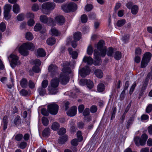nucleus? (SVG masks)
I'll use <instances>...</instances> for the list:
<instances>
[{
    "label": "nucleus",
    "mask_w": 152,
    "mask_h": 152,
    "mask_svg": "<svg viewBox=\"0 0 152 152\" xmlns=\"http://www.w3.org/2000/svg\"><path fill=\"white\" fill-rule=\"evenodd\" d=\"M104 42L103 40H100L98 43L97 45V48L99 50L100 53L97 50L95 49L94 51V55L96 58L97 60L100 59V57H104L106 54V48L104 47L103 45Z\"/></svg>",
    "instance_id": "1"
},
{
    "label": "nucleus",
    "mask_w": 152,
    "mask_h": 152,
    "mask_svg": "<svg viewBox=\"0 0 152 152\" xmlns=\"http://www.w3.org/2000/svg\"><path fill=\"white\" fill-rule=\"evenodd\" d=\"M35 47L33 43L30 42L24 43L19 48V51L22 55L27 56L28 54V50H33Z\"/></svg>",
    "instance_id": "2"
},
{
    "label": "nucleus",
    "mask_w": 152,
    "mask_h": 152,
    "mask_svg": "<svg viewBox=\"0 0 152 152\" xmlns=\"http://www.w3.org/2000/svg\"><path fill=\"white\" fill-rule=\"evenodd\" d=\"M55 4L53 2H48L43 3L42 6V12L44 14H48L50 10L55 8Z\"/></svg>",
    "instance_id": "3"
},
{
    "label": "nucleus",
    "mask_w": 152,
    "mask_h": 152,
    "mask_svg": "<svg viewBox=\"0 0 152 152\" xmlns=\"http://www.w3.org/2000/svg\"><path fill=\"white\" fill-rule=\"evenodd\" d=\"M39 20L42 23H46L49 26H53L56 25L55 23L53 18L50 17L48 18L45 15H41L40 17Z\"/></svg>",
    "instance_id": "4"
},
{
    "label": "nucleus",
    "mask_w": 152,
    "mask_h": 152,
    "mask_svg": "<svg viewBox=\"0 0 152 152\" xmlns=\"http://www.w3.org/2000/svg\"><path fill=\"white\" fill-rule=\"evenodd\" d=\"M148 136L145 134H142L140 138L138 137H134V140L136 145L138 146L140 145H143L145 144L147 140L148 139Z\"/></svg>",
    "instance_id": "5"
},
{
    "label": "nucleus",
    "mask_w": 152,
    "mask_h": 152,
    "mask_svg": "<svg viewBox=\"0 0 152 152\" xmlns=\"http://www.w3.org/2000/svg\"><path fill=\"white\" fill-rule=\"evenodd\" d=\"M62 8L64 12H68L75 11L77 9V7L75 3L72 2L67 5L62 6Z\"/></svg>",
    "instance_id": "6"
},
{
    "label": "nucleus",
    "mask_w": 152,
    "mask_h": 152,
    "mask_svg": "<svg viewBox=\"0 0 152 152\" xmlns=\"http://www.w3.org/2000/svg\"><path fill=\"white\" fill-rule=\"evenodd\" d=\"M58 106L55 103H52L48 106V110L52 115H56L58 113Z\"/></svg>",
    "instance_id": "7"
},
{
    "label": "nucleus",
    "mask_w": 152,
    "mask_h": 152,
    "mask_svg": "<svg viewBox=\"0 0 152 152\" xmlns=\"http://www.w3.org/2000/svg\"><path fill=\"white\" fill-rule=\"evenodd\" d=\"M10 58L11 59L10 62V65L12 68H14L16 65L20 64V62L18 60V58L17 56L11 54L9 57H8L9 61H10Z\"/></svg>",
    "instance_id": "8"
},
{
    "label": "nucleus",
    "mask_w": 152,
    "mask_h": 152,
    "mask_svg": "<svg viewBox=\"0 0 152 152\" xmlns=\"http://www.w3.org/2000/svg\"><path fill=\"white\" fill-rule=\"evenodd\" d=\"M151 54L149 52L145 53L144 55L141 62V67L142 68L145 67L148 64L151 59Z\"/></svg>",
    "instance_id": "9"
},
{
    "label": "nucleus",
    "mask_w": 152,
    "mask_h": 152,
    "mask_svg": "<svg viewBox=\"0 0 152 152\" xmlns=\"http://www.w3.org/2000/svg\"><path fill=\"white\" fill-rule=\"evenodd\" d=\"M68 74L67 72H62L60 74L59 79L62 84L66 85L69 82Z\"/></svg>",
    "instance_id": "10"
},
{
    "label": "nucleus",
    "mask_w": 152,
    "mask_h": 152,
    "mask_svg": "<svg viewBox=\"0 0 152 152\" xmlns=\"http://www.w3.org/2000/svg\"><path fill=\"white\" fill-rule=\"evenodd\" d=\"M48 71L52 77L56 76L58 73V68L55 64H51L48 67Z\"/></svg>",
    "instance_id": "11"
},
{
    "label": "nucleus",
    "mask_w": 152,
    "mask_h": 152,
    "mask_svg": "<svg viewBox=\"0 0 152 152\" xmlns=\"http://www.w3.org/2000/svg\"><path fill=\"white\" fill-rule=\"evenodd\" d=\"M55 22L59 26L62 25L65 22V18L61 15L57 16L55 18Z\"/></svg>",
    "instance_id": "12"
},
{
    "label": "nucleus",
    "mask_w": 152,
    "mask_h": 152,
    "mask_svg": "<svg viewBox=\"0 0 152 152\" xmlns=\"http://www.w3.org/2000/svg\"><path fill=\"white\" fill-rule=\"evenodd\" d=\"M79 73L82 77H85L90 73L89 68L86 66L79 70Z\"/></svg>",
    "instance_id": "13"
},
{
    "label": "nucleus",
    "mask_w": 152,
    "mask_h": 152,
    "mask_svg": "<svg viewBox=\"0 0 152 152\" xmlns=\"http://www.w3.org/2000/svg\"><path fill=\"white\" fill-rule=\"evenodd\" d=\"M77 110V107L75 106H73L67 111L66 114L69 116H74L76 114Z\"/></svg>",
    "instance_id": "14"
},
{
    "label": "nucleus",
    "mask_w": 152,
    "mask_h": 152,
    "mask_svg": "<svg viewBox=\"0 0 152 152\" xmlns=\"http://www.w3.org/2000/svg\"><path fill=\"white\" fill-rule=\"evenodd\" d=\"M69 65V63L68 62L66 61L63 63V66L64 68L62 69V72L70 73L71 72V71L70 68L68 66Z\"/></svg>",
    "instance_id": "15"
},
{
    "label": "nucleus",
    "mask_w": 152,
    "mask_h": 152,
    "mask_svg": "<svg viewBox=\"0 0 152 152\" xmlns=\"http://www.w3.org/2000/svg\"><path fill=\"white\" fill-rule=\"evenodd\" d=\"M48 90L49 94L53 95L56 94L58 92V87H52L49 86Z\"/></svg>",
    "instance_id": "16"
},
{
    "label": "nucleus",
    "mask_w": 152,
    "mask_h": 152,
    "mask_svg": "<svg viewBox=\"0 0 152 152\" xmlns=\"http://www.w3.org/2000/svg\"><path fill=\"white\" fill-rule=\"evenodd\" d=\"M59 84V80L57 77L54 78L50 81V86L58 87Z\"/></svg>",
    "instance_id": "17"
},
{
    "label": "nucleus",
    "mask_w": 152,
    "mask_h": 152,
    "mask_svg": "<svg viewBox=\"0 0 152 152\" xmlns=\"http://www.w3.org/2000/svg\"><path fill=\"white\" fill-rule=\"evenodd\" d=\"M83 61L84 62L87 63V64L89 65H91L94 63L93 59L90 56H85L83 59Z\"/></svg>",
    "instance_id": "18"
},
{
    "label": "nucleus",
    "mask_w": 152,
    "mask_h": 152,
    "mask_svg": "<svg viewBox=\"0 0 152 152\" xmlns=\"http://www.w3.org/2000/svg\"><path fill=\"white\" fill-rule=\"evenodd\" d=\"M38 56L40 57H44L46 56V53L45 51L42 48H40L37 50Z\"/></svg>",
    "instance_id": "19"
},
{
    "label": "nucleus",
    "mask_w": 152,
    "mask_h": 152,
    "mask_svg": "<svg viewBox=\"0 0 152 152\" xmlns=\"http://www.w3.org/2000/svg\"><path fill=\"white\" fill-rule=\"evenodd\" d=\"M50 129L48 127L45 128L43 131L42 135L44 137H48L50 135Z\"/></svg>",
    "instance_id": "20"
},
{
    "label": "nucleus",
    "mask_w": 152,
    "mask_h": 152,
    "mask_svg": "<svg viewBox=\"0 0 152 152\" xmlns=\"http://www.w3.org/2000/svg\"><path fill=\"white\" fill-rule=\"evenodd\" d=\"M72 48H69L68 49L70 54L72 55V58L73 59H76L77 57V53L76 51H72Z\"/></svg>",
    "instance_id": "21"
},
{
    "label": "nucleus",
    "mask_w": 152,
    "mask_h": 152,
    "mask_svg": "<svg viewBox=\"0 0 152 152\" xmlns=\"http://www.w3.org/2000/svg\"><path fill=\"white\" fill-rule=\"evenodd\" d=\"M7 117V116H5L3 119L2 125L3 126V129L5 130L7 128L8 124Z\"/></svg>",
    "instance_id": "22"
},
{
    "label": "nucleus",
    "mask_w": 152,
    "mask_h": 152,
    "mask_svg": "<svg viewBox=\"0 0 152 152\" xmlns=\"http://www.w3.org/2000/svg\"><path fill=\"white\" fill-rule=\"evenodd\" d=\"M94 74L97 77L99 78H102L103 76V73L100 69L96 70L94 71Z\"/></svg>",
    "instance_id": "23"
},
{
    "label": "nucleus",
    "mask_w": 152,
    "mask_h": 152,
    "mask_svg": "<svg viewBox=\"0 0 152 152\" xmlns=\"http://www.w3.org/2000/svg\"><path fill=\"white\" fill-rule=\"evenodd\" d=\"M46 42L48 45H52L55 43L56 39L54 37H50L47 39Z\"/></svg>",
    "instance_id": "24"
},
{
    "label": "nucleus",
    "mask_w": 152,
    "mask_h": 152,
    "mask_svg": "<svg viewBox=\"0 0 152 152\" xmlns=\"http://www.w3.org/2000/svg\"><path fill=\"white\" fill-rule=\"evenodd\" d=\"M13 11L15 13H18L20 10V8L19 5L17 4H15L13 6Z\"/></svg>",
    "instance_id": "25"
},
{
    "label": "nucleus",
    "mask_w": 152,
    "mask_h": 152,
    "mask_svg": "<svg viewBox=\"0 0 152 152\" xmlns=\"http://www.w3.org/2000/svg\"><path fill=\"white\" fill-rule=\"evenodd\" d=\"M73 36L74 40L78 41L81 38V33L79 32H77L74 34Z\"/></svg>",
    "instance_id": "26"
},
{
    "label": "nucleus",
    "mask_w": 152,
    "mask_h": 152,
    "mask_svg": "<svg viewBox=\"0 0 152 152\" xmlns=\"http://www.w3.org/2000/svg\"><path fill=\"white\" fill-rule=\"evenodd\" d=\"M20 85L23 88H26L27 86V80L25 78L22 79L20 82Z\"/></svg>",
    "instance_id": "27"
},
{
    "label": "nucleus",
    "mask_w": 152,
    "mask_h": 152,
    "mask_svg": "<svg viewBox=\"0 0 152 152\" xmlns=\"http://www.w3.org/2000/svg\"><path fill=\"white\" fill-rule=\"evenodd\" d=\"M131 12L133 15L137 14L138 10V7L137 5H134L131 8Z\"/></svg>",
    "instance_id": "28"
},
{
    "label": "nucleus",
    "mask_w": 152,
    "mask_h": 152,
    "mask_svg": "<svg viewBox=\"0 0 152 152\" xmlns=\"http://www.w3.org/2000/svg\"><path fill=\"white\" fill-rule=\"evenodd\" d=\"M134 116L132 117L129 118L126 124V128L127 129H129L130 126L131 125L134 121Z\"/></svg>",
    "instance_id": "29"
},
{
    "label": "nucleus",
    "mask_w": 152,
    "mask_h": 152,
    "mask_svg": "<svg viewBox=\"0 0 152 152\" xmlns=\"http://www.w3.org/2000/svg\"><path fill=\"white\" fill-rule=\"evenodd\" d=\"M67 136L65 135L60 137L58 140V142L60 144H62L67 140Z\"/></svg>",
    "instance_id": "30"
},
{
    "label": "nucleus",
    "mask_w": 152,
    "mask_h": 152,
    "mask_svg": "<svg viewBox=\"0 0 152 152\" xmlns=\"http://www.w3.org/2000/svg\"><path fill=\"white\" fill-rule=\"evenodd\" d=\"M25 37L27 40L30 41L33 39V36L30 32H28L26 33Z\"/></svg>",
    "instance_id": "31"
},
{
    "label": "nucleus",
    "mask_w": 152,
    "mask_h": 152,
    "mask_svg": "<svg viewBox=\"0 0 152 152\" xmlns=\"http://www.w3.org/2000/svg\"><path fill=\"white\" fill-rule=\"evenodd\" d=\"M12 9V6L9 4H6L4 7V12H10Z\"/></svg>",
    "instance_id": "32"
},
{
    "label": "nucleus",
    "mask_w": 152,
    "mask_h": 152,
    "mask_svg": "<svg viewBox=\"0 0 152 152\" xmlns=\"http://www.w3.org/2000/svg\"><path fill=\"white\" fill-rule=\"evenodd\" d=\"M59 128V125L57 122H54L51 126V129L53 130H56Z\"/></svg>",
    "instance_id": "33"
},
{
    "label": "nucleus",
    "mask_w": 152,
    "mask_h": 152,
    "mask_svg": "<svg viewBox=\"0 0 152 152\" xmlns=\"http://www.w3.org/2000/svg\"><path fill=\"white\" fill-rule=\"evenodd\" d=\"M86 85L88 88L89 89L92 88L94 86L93 82L90 80L87 79V82Z\"/></svg>",
    "instance_id": "34"
},
{
    "label": "nucleus",
    "mask_w": 152,
    "mask_h": 152,
    "mask_svg": "<svg viewBox=\"0 0 152 152\" xmlns=\"http://www.w3.org/2000/svg\"><path fill=\"white\" fill-rule=\"evenodd\" d=\"M113 53V49L111 47L108 48L107 50L106 49V53L107 55L109 56H111Z\"/></svg>",
    "instance_id": "35"
},
{
    "label": "nucleus",
    "mask_w": 152,
    "mask_h": 152,
    "mask_svg": "<svg viewBox=\"0 0 152 152\" xmlns=\"http://www.w3.org/2000/svg\"><path fill=\"white\" fill-rule=\"evenodd\" d=\"M42 28V26L40 23H37L34 26V30L35 31H38L40 30Z\"/></svg>",
    "instance_id": "36"
},
{
    "label": "nucleus",
    "mask_w": 152,
    "mask_h": 152,
    "mask_svg": "<svg viewBox=\"0 0 152 152\" xmlns=\"http://www.w3.org/2000/svg\"><path fill=\"white\" fill-rule=\"evenodd\" d=\"M114 58L116 60L120 59L121 57V53L119 51L115 52L114 56Z\"/></svg>",
    "instance_id": "37"
},
{
    "label": "nucleus",
    "mask_w": 152,
    "mask_h": 152,
    "mask_svg": "<svg viewBox=\"0 0 152 152\" xmlns=\"http://www.w3.org/2000/svg\"><path fill=\"white\" fill-rule=\"evenodd\" d=\"M50 31L52 35L57 36L58 34V31L55 28H51Z\"/></svg>",
    "instance_id": "38"
},
{
    "label": "nucleus",
    "mask_w": 152,
    "mask_h": 152,
    "mask_svg": "<svg viewBox=\"0 0 152 152\" xmlns=\"http://www.w3.org/2000/svg\"><path fill=\"white\" fill-rule=\"evenodd\" d=\"M97 90L99 92H102L104 90V85L102 83L99 84L97 87Z\"/></svg>",
    "instance_id": "39"
},
{
    "label": "nucleus",
    "mask_w": 152,
    "mask_h": 152,
    "mask_svg": "<svg viewBox=\"0 0 152 152\" xmlns=\"http://www.w3.org/2000/svg\"><path fill=\"white\" fill-rule=\"evenodd\" d=\"M14 122L16 125H19L21 124L20 117L17 115L14 119Z\"/></svg>",
    "instance_id": "40"
},
{
    "label": "nucleus",
    "mask_w": 152,
    "mask_h": 152,
    "mask_svg": "<svg viewBox=\"0 0 152 152\" xmlns=\"http://www.w3.org/2000/svg\"><path fill=\"white\" fill-rule=\"evenodd\" d=\"M42 123L45 126H47L49 124V120L47 118L43 117L42 118Z\"/></svg>",
    "instance_id": "41"
},
{
    "label": "nucleus",
    "mask_w": 152,
    "mask_h": 152,
    "mask_svg": "<svg viewBox=\"0 0 152 152\" xmlns=\"http://www.w3.org/2000/svg\"><path fill=\"white\" fill-rule=\"evenodd\" d=\"M20 94L23 96H26L30 94L29 91L24 89H22L20 91Z\"/></svg>",
    "instance_id": "42"
},
{
    "label": "nucleus",
    "mask_w": 152,
    "mask_h": 152,
    "mask_svg": "<svg viewBox=\"0 0 152 152\" xmlns=\"http://www.w3.org/2000/svg\"><path fill=\"white\" fill-rule=\"evenodd\" d=\"M126 23V20L124 19H121L118 20L117 23V25L118 27H121L123 26Z\"/></svg>",
    "instance_id": "43"
},
{
    "label": "nucleus",
    "mask_w": 152,
    "mask_h": 152,
    "mask_svg": "<svg viewBox=\"0 0 152 152\" xmlns=\"http://www.w3.org/2000/svg\"><path fill=\"white\" fill-rule=\"evenodd\" d=\"M23 138V135L21 134H18L15 136V140L18 141H20Z\"/></svg>",
    "instance_id": "44"
},
{
    "label": "nucleus",
    "mask_w": 152,
    "mask_h": 152,
    "mask_svg": "<svg viewBox=\"0 0 152 152\" xmlns=\"http://www.w3.org/2000/svg\"><path fill=\"white\" fill-rule=\"evenodd\" d=\"M93 52V48L91 45H89L87 50V53L89 55H91Z\"/></svg>",
    "instance_id": "45"
},
{
    "label": "nucleus",
    "mask_w": 152,
    "mask_h": 152,
    "mask_svg": "<svg viewBox=\"0 0 152 152\" xmlns=\"http://www.w3.org/2000/svg\"><path fill=\"white\" fill-rule=\"evenodd\" d=\"M81 22L83 23H86L88 20V17L86 14H83L81 17Z\"/></svg>",
    "instance_id": "46"
},
{
    "label": "nucleus",
    "mask_w": 152,
    "mask_h": 152,
    "mask_svg": "<svg viewBox=\"0 0 152 152\" xmlns=\"http://www.w3.org/2000/svg\"><path fill=\"white\" fill-rule=\"evenodd\" d=\"M38 91L39 95L41 96H44L46 93L45 90L42 88H39Z\"/></svg>",
    "instance_id": "47"
},
{
    "label": "nucleus",
    "mask_w": 152,
    "mask_h": 152,
    "mask_svg": "<svg viewBox=\"0 0 152 152\" xmlns=\"http://www.w3.org/2000/svg\"><path fill=\"white\" fill-rule=\"evenodd\" d=\"M26 146L27 143L24 141H23L20 143L18 146V147L21 149H23L26 148Z\"/></svg>",
    "instance_id": "48"
},
{
    "label": "nucleus",
    "mask_w": 152,
    "mask_h": 152,
    "mask_svg": "<svg viewBox=\"0 0 152 152\" xmlns=\"http://www.w3.org/2000/svg\"><path fill=\"white\" fill-rule=\"evenodd\" d=\"M93 8V6L91 4H88L85 7V10L86 11L89 12Z\"/></svg>",
    "instance_id": "49"
},
{
    "label": "nucleus",
    "mask_w": 152,
    "mask_h": 152,
    "mask_svg": "<svg viewBox=\"0 0 152 152\" xmlns=\"http://www.w3.org/2000/svg\"><path fill=\"white\" fill-rule=\"evenodd\" d=\"M48 83V81L47 80H44L42 83V88L44 89L47 86Z\"/></svg>",
    "instance_id": "50"
},
{
    "label": "nucleus",
    "mask_w": 152,
    "mask_h": 152,
    "mask_svg": "<svg viewBox=\"0 0 152 152\" xmlns=\"http://www.w3.org/2000/svg\"><path fill=\"white\" fill-rule=\"evenodd\" d=\"M6 28V26L4 23L2 22L0 24V29L2 32L4 31Z\"/></svg>",
    "instance_id": "51"
},
{
    "label": "nucleus",
    "mask_w": 152,
    "mask_h": 152,
    "mask_svg": "<svg viewBox=\"0 0 152 152\" xmlns=\"http://www.w3.org/2000/svg\"><path fill=\"white\" fill-rule=\"evenodd\" d=\"M66 132V129L62 128L60 129L58 132V133L59 135H62L64 134Z\"/></svg>",
    "instance_id": "52"
},
{
    "label": "nucleus",
    "mask_w": 152,
    "mask_h": 152,
    "mask_svg": "<svg viewBox=\"0 0 152 152\" xmlns=\"http://www.w3.org/2000/svg\"><path fill=\"white\" fill-rule=\"evenodd\" d=\"M129 37V35H124L123 37L122 40L125 43H126L128 41Z\"/></svg>",
    "instance_id": "53"
},
{
    "label": "nucleus",
    "mask_w": 152,
    "mask_h": 152,
    "mask_svg": "<svg viewBox=\"0 0 152 152\" xmlns=\"http://www.w3.org/2000/svg\"><path fill=\"white\" fill-rule=\"evenodd\" d=\"M90 113V110L89 108H86L83 112V115L84 116H88Z\"/></svg>",
    "instance_id": "54"
},
{
    "label": "nucleus",
    "mask_w": 152,
    "mask_h": 152,
    "mask_svg": "<svg viewBox=\"0 0 152 152\" xmlns=\"http://www.w3.org/2000/svg\"><path fill=\"white\" fill-rule=\"evenodd\" d=\"M77 135L79 141H82L83 140V138L81 135V132L80 131H78L77 133Z\"/></svg>",
    "instance_id": "55"
},
{
    "label": "nucleus",
    "mask_w": 152,
    "mask_h": 152,
    "mask_svg": "<svg viewBox=\"0 0 152 152\" xmlns=\"http://www.w3.org/2000/svg\"><path fill=\"white\" fill-rule=\"evenodd\" d=\"M34 23L35 21L33 19L31 18L28 21V25L30 26H33Z\"/></svg>",
    "instance_id": "56"
},
{
    "label": "nucleus",
    "mask_w": 152,
    "mask_h": 152,
    "mask_svg": "<svg viewBox=\"0 0 152 152\" xmlns=\"http://www.w3.org/2000/svg\"><path fill=\"white\" fill-rule=\"evenodd\" d=\"M4 18L6 20H8L11 17V15L10 12H4Z\"/></svg>",
    "instance_id": "57"
},
{
    "label": "nucleus",
    "mask_w": 152,
    "mask_h": 152,
    "mask_svg": "<svg viewBox=\"0 0 152 152\" xmlns=\"http://www.w3.org/2000/svg\"><path fill=\"white\" fill-rule=\"evenodd\" d=\"M152 110V104H150L147 107L146 109V112L147 113H149Z\"/></svg>",
    "instance_id": "58"
},
{
    "label": "nucleus",
    "mask_w": 152,
    "mask_h": 152,
    "mask_svg": "<svg viewBox=\"0 0 152 152\" xmlns=\"http://www.w3.org/2000/svg\"><path fill=\"white\" fill-rule=\"evenodd\" d=\"M136 86L135 82H134L132 85L130 90L129 93L130 94H132L134 91V90Z\"/></svg>",
    "instance_id": "59"
},
{
    "label": "nucleus",
    "mask_w": 152,
    "mask_h": 152,
    "mask_svg": "<svg viewBox=\"0 0 152 152\" xmlns=\"http://www.w3.org/2000/svg\"><path fill=\"white\" fill-rule=\"evenodd\" d=\"M149 118L148 115L146 114H143L141 117L140 119L142 121L148 120Z\"/></svg>",
    "instance_id": "60"
},
{
    "label": "nucleus",
    "mask_w": 152,
    "mask_h": 152,
    "mask_svg": "<svg viewBox=\"0 0 152 152\" xmlns=\"http://www.w3.org/2000/svg\"><path fill=\"white\" fill-rule=\"evenodd\" d=\"M87 82V79H83L79 81V84L81 86H84L86 85Z\"/></svg>",
    "instance_id": "61"
},
{
    "label": "nucleus",
    "mask_w": 152,
    "mask_h": 152,
    "mask_svg": "<svg viewBox=\"0 0 152 152\" xmlns=\"http://www.w3.org/2000/svg\"><path fill=\"white\" fill-rule=\"evenodd\" d=\"M17 18L18 20L21 21L23 20L24 18V15L23 14H19L17 17Z\"/></svg>",
    "instance_id": "62"
},
{
    "label": "nucleus",
    "mask_w": 152,
    "mask_h": 152,
    "mask_svg": "<svg viewBox=\"0 0 152 152\" xmlns=\"http://www.w3.org/2000/svg\"><path fill=\"white\" fill-rule=\"evenodd\" d=\"M33 70L35 72L38 73L40 71V69L39 67L37 66H34L32 68Z\"/></svg>",
    "instance_id": "63"
},
{
    "label": "nucleus",
    "mask_w": 152,
    "mask_h": 152,
    "mask_svg": "<svg viewBox=\"0 0 152 152\" xmlns=\"http://www.w3.org/2000/svg\"><path fill=\"white\" fill-rule=\"evenodd\" d=\"M78 141L76 139H74L71 141V144L73 146H76L78 144Z\"/></svg>",
    "instance_id": "64"
}]
</instances>
